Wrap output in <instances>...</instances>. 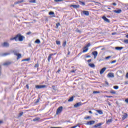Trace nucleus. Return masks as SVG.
I'll return each mask as SVG.
<instances>
[{
	"instance_id": "1",
	"label": "nucleus",
	"mask_w": 128,
	"mask_h": 128,
	"mask_svg": "<svg viewBox=\"0 0 128 128\" xmlns=\"http://www.w3.org/2000/svg\"><path fill=\"white\" fill-rule=\"evenodd\" d=\"M16 38L18 39L19 42H22L24 40L25 37L24 36H22L21 34H18L16 35Z\"/></svg>"
},
{
	"instance_id": "2",
	"label": "nucleus",
	"mask_w": 128,
	"mask_h": 128,
	"mask_svg": "<svg viewBox=\"0 0 128 128\" xmlns=\"http://www.w3.org/2000/svg\"><path fill=\"white\" fill-rule=\"evenodd\" d=\"M63 108L64 107H62V106H60L58 108L56 112V114H62V112Z\"/></svg>"
},
{
	"instance_id": "3",
	"label": "nucleus",
	"mask_w": 128,
	"mask_h": 128,
	"mask_svg": "<svg viewBox=\"0 0 128 128\" xmlns=\"http://www.w3.org/2000/svg\"><path fill=\"white\" fill-rule=\"evenodd\" d=\"M46 88V85H36V88L37 90H40V88Z\"/></svg>"
},
{
	"instance_id": "4",
	"label": "nucleus",
	"mask_w": 128,
	"mask_h": 128,
	"mask_svg": "<svg viewBox=\"0 0 128 128\" xmlns=\"http://www.w3.org/2000/svg\"><path fill=\"white\" fill-rule=\"evenodd\" d=\"M95 122H96V121H94V120L88 121L86 124V126H92V124H95Z\"/></svg>"
},
{
	"instance_id": "5",
	"label": "nucleus",
	"mask_w": 128,
	"mask_h": 128,
	"mask_svg": "<svg viewBox=\"0 0 128 128\" xmlns=\"http://www.w3.org/2000/svg\"><path fill=\"white\" fill-rule=\"evenodd\" d=\"M56 53L51 54H49V56H48V62H50L52 56H56Z\"/></svg>"
},
{
	"instance_id": "6",
	"label": "nucleus",
	"mask_w": 128,
	"mask_h": 128,
	"mask_svg": "<svg viewBox=\"0 0 128 128\" xmlns=\"http://www.w3.org/2000/svg\"><path fill=\"white\" fill-rule=\"evenodd\" d=\"M102 20H104V22H108V24H110V20H108V18H106V16H103L102 17Z\"/></svg>"
},
{
	"instance_id": "7",
	"label": "nucleus",
	"mask_w": 128,
	"mask_h": 128,
	"mask_svg": "<svg viewBox=\"0 0 128 128\" xmlns=\"http://www.w3.org/2000/svg\"><path fill=\"white\" fill-rule=\"evenodd\" d=\"M48 14L49 16H52L51 18H56V15L54 14V12H52V11L50 12H48Z\"/></svg>"
},
{
	"instance_id": "8",
	"label": "nucleus",
	"mask_w": 128,
	"mask_h": 128,
	"mask_svg": "<svg viewBox=\"0 0 128 128\" xmlns=\"http://www.w3.org/2000/svg\"><path fill=\"white\" fill-rule=\"evenodd\" d=\"M12 62L8 61L4 63L3 66H10V64H12Z\"/></svg>"
},
{
	"instance_id": "9",
	"label": "nucleus",
	"mask_w": 128,
	"mask_h": 128,
	"mask_svg": "<svg viewBox=\"0 0 128 128\" xmlns=\"http://www.w3.org/2000/svg\"><path fill=\"white\" fill-rule=\"evenodd\" d=\"M83 14H84V16H90V12L86 10H84L82 12Z\"/></svg>"
},
{
	"instance_id": "10",
	"label": "nucleus",
	"mask_w": 128,
	"mask_h": 128,
	"mask_svg": "<svg viewBox=\"0 0 128 128\" xmlns=\"http://www.w3.org/2000/svg\"><path fill=\"white\" fill-rule=\"evenodd\" d=\"M82 104V102H78L74 105V108H78V106H80Z\"/></svg>"
},
{
	"instance_id": "11",
	"label": "nucleus",
	"mask_w": 128,
	"mask_h": 128,
	"mask_svg": "<svg viewBox=\"0 0 128 128\" xmlns=\"http://www.w3.org/2000/svg\"><path fill=\"white\" fill-rule=\"evenodd\" d=\"M106 68L104 67L100 70V74H102L106 72Z\"/></svg>"
},
{
	"instance_id": "12",
	"label": "nucleus",
	"mask_w": 128,
	"mask_h": 128,
	"mask_svg": "<svg viewBox=\"0 0 128 128\" xmlns=\"http://www.w3.org/2000/svg\"><path fill=\"white\" fill-rule=\"evenodd\" d=\"M2 46H4V48H8V46H10V44L6 42H4L2 44Z\"/></svg>"
},
{
	"instance_id": "13",
	"label": "nucleus",
	"mask_w": 128,
	"mask_h": 128,
	"mask_svg": "<svg viewBox=\"0 0 128 128\" xmlns=\"http://www.w3.org/2000/svg\"><path fill=\"white\" fill-rule=\"evenodd\" d=\"M108 78H114V73L110 72L108 74Z\"/></svg>"
},
{
	"instance_id": "14",
	"label": "nucleus",
	"mask_w": 128,
	"mask_h": 128,
	"mask_svg": "<svg viewBox=\"0 0 128 128\" xmlns=\"http://www.w3.org/2000/svg\"><path fill=\"white\" fill-rule=\"evenodd\" d=\"M102 124H103L102 123H98V124H96V125L94 126L93 128H98V126H102Z\"/></svg>"
},
{
	"instance_id": "15",
	"label": "nucleus",
	"mask_w": 128,
	"mask_h": 128,
	"mask_svg": "<svg viewBox=\"0 0 128 128\" xmlns=\"http://www.w3.org/2000/svg\"><path fill=\"white\" fill-rule=\"evenodd\" d=\"M128 116V114L126 113H124V114L122 115V120H126V118Z\"/></svg>"
},
{
	"instance_id": "16",
	"label": "nucleus",
	"mask_w": 128,
	"mask_h": 128,
	"mask_svg": "<svg viewBox=\"0 0 128 128\" xmlns=\"http://www.w3.org/2000/svg\"><path fill=\"white\" fill-rule=\"evenodd\" d=\"M92 54L94 56V58H96L98 56V51H94L92 52Z\"/></svg>"
},
{
	"instance_id": "17",
	"label": "nucleus",
	"mask_w": 128,
	"mask_h": 128,
	"mask_svg": "<svg viewBox=\"0 0 128 128\" xmlns=\"http://www.w3.org/2000/svg\"><path fill=\"white\" fill-rule=\"evenodd\" d=\"M70 6H72L74 8H80V5L78 4H72Z\"/></svg>"
},
{
	"instance_id": "18",
	"label": "nucleus",
	"mask_w": 128,
	"mask_h": 128,
	"mask_svg": "<svg viewBox=\"0 0 128 128\" xmlns=\"http://www.w3.org/2000/svg\"><path fill=\"white\" fill-rule=\"evenodd\" d=\"M10 53L6 52V53L2 54L0 56H10Z\"/></svg>"
},
{
	"instance_id": "19",
	"label": "nucleus",
	"mask_w": 128,
	"mask_h": 128,
	"mask_svg": "<svg viewBox=\"0 0 128 128\" xmlns=\"http://www.w3.org/2000/svg\"><path fill=\"white\" fill-rule=\"evenodd\" d=\"M114 12H116V14H120L122 12V10L119 9L118 10H114Z\"/></svg>"
},
{
	"instance_id": "20",
	"label": "nucleus",
	"mask_w": 128,
	"mask_h": 128,
	"mask_svg": "<svg viewBox=\"0 0 128 128\" xmlns=\"http://www.w3.org/2000/svg\"><path fill=\"white\" fill-rule=\"evenodd\" d=\"M16 60H20V58H22V54H16Z\"/></svg>"
},
{
	"instance_id": "21",
	"label": "nucleus",
	"mask_w": 128,
	"mask_h": 128,
	"mask_svg": "<svg viewBox=\"0 0 128 128\" xmlns=\"http://www.w3.org/2000/svg\"><path fill=\"white\" fill-rule=\"evenodd\" d=\"M116 50H122L124 48V47L122 46H117V47H116Z\"/></svg>"
},
{
	"instance_id": "22",
	"label": "nucleus",
	"mask_w": 128,
	"mask_h": 128,
	"mask_svg": "<svg viewBox=\"0 0 128 128\" xmlns=\"http://www.w3.org/2000/svg\"><path fill=\"white\" fill-rule=\"evenodd\" d=\"M40 118H36L32 120L33 122H40Z\"/></svg>"
},
{
	"instance_id": "23",
	"label": "nucleus",
	"mask_w": 128,
	"mask_h": 128,
	"mask_svg": "<svg viewBox=\"0 0 128 128\" xmlns=\"http://www.w3.org/2000/svg\"><path fill=\"white\" fill-rule=\"evenodd\" d=\"M30 58H28L22 60V62H30Z\"/></svg>"
},
{
	"instance_id": "24",
	"label": "nucleus",
	"mask_w": 128,
	"mask_h": 128,
	"mask_svg": "<svg viewBox=\"0 0 128 128\" xmlns=\"http://www.w3.org/2000/svg\"><path fill=\"white\" fill-rule=\"evenodd\" d=\"M112 122V119H109L108 120H106V123L108 124H110Z\"/></svg>"
},
{
	"instance_id": "25",
	"label": "nucleus",
	"mask_w": 128,
	"mask_h": 128,
	"mask_svg": "<svg viewBox=\"0 0 128 128\" xmlns=\"http://www.w3.org/2000/svg\"><path fill=\"white\" fill-rule=\"evenodd\" d=\"M96 112H98L99 114H104V112H102V110H96Z\"/></svg>"
},
{
	"instance_id": "26",
	"label": "nucleus",
	"mask_w": 128,
	"mask_h": 128,
	"mask_svg": "<svg viewBox=\"0 0 128 128\" xmlns=\"http://www.w3.org/2000/svg\"><path fill=\"white\" fill-rule=\"evenodd\" d=\"M10 52L12 53V54H14V56H16V50H12L10 51Z\"/></svg>"
},
{
	"instance_id": "27",
	"label": "nucleus",
	"mask_w": 128,
	"mask_h": 128,
	"mask_svg": "<svg viewBox=\"0 0 128 128\" xmlns=\"http://www.w3.org/2000/svg\"><path fill=\"white\" fill-rule=\"evenodd\" d=\"M35 44H40V40L39 39H37L36 40H35L34 42Z\"/></svg>"
},
{
	"instance_id": "28",
	"label": "nucleus",
	"mask_w": 128,
	"mask_h": 128,
	"mask_svg": "<svg viewBox=\"0 0 128 128\" xmlns=\"http://www.w3.org/2000/svg\"><path fill=\"white\" fill-rule=\"evenodd\" d=\"M84 50H82V52H88V48H84Z\"/></svg>"
},
{
	"instance_id": "29",
	"label": "nucleus",
	"mask_w": 128,
	"mask_h": 128,
	"mask_svg": "<svg viewBox=\"0 0 128 128\" xmlns=\"http://www.w3.org/2000/svg\"><path fill=\"white\" fill-rule=\"evenodd\" d=\"M88 66H90V68H94L95 66L94 64H89Z\"/></svg>"
},
{
	"instance_id": "30",
	"label": "nucleus",
	"mask_w": 128,
	"mask_h": 128,
	"mask_svg": "<svg viewBox=\"0 0 128 128\" xmlns=\"http://www.w3.org/2000/svg\"><path fill=\"white\" fill-rule=\"evenodd\" d=\"M22 114H24V112H20L18 116V118H20V116H22Z\"/></svg>"
},
{
	"instance_id": "31",
	"label": "nucleus",
	"mask_w": 128,
	"mask_h": 128,
	"mask_svg": "<svg viewBox=\"0 0 128 128\" xmlns=\"http://www.w3.org/2000/svg\"><path fill=\"white\" fill-rule=\"evenodd\" d=\"M74 100V96H72L68 100V102H72Z\"/></svg>"
},
{
	"instance_id": "32",
	"label": "nucleus",
	"mask_w": 128,
	"mask_h": 128,
	"mask_svg": "<svg viewBox=\"0 0 128 128\" xmlns=\"http://www.w3.org/2000/svg\"><path fill=\"white\" fill-rule=\"evenodd\" d=\"M110 94H116V91L112 90L111 91H110Z\"/></svg>"
},
{
	"instance_id": "33",
	"label": "nucleus",
	"mask_w": 128,
	"mask_h": 128,
	"mask_svg": "<svg viewBox=\"0 0 128 128\" xmlns=\"http://www.w3.org/2000/svg\"><path fill=\"white\" fill-rule=\"evenodd\" d=\"M105 86H110V84H108V82L106 80L105 81Z\"/></svg>"
},
{
	"instance_id": "34",
	"label": "nucleus",
	"mask_w": 128,
	"mask_h": 128,
	"mask_svg": "<svg viewBox=\"0 0 128 128\" xmlns=\"http://www.w3.org/2000/svg\"><path fill=\"white\" fill-rule=\"evenodd\" d=\"M24 2V0H18L16 2V4H22V2Z\"/></svg>"
},
{
	"instance_id": "35",
	"label": "nucleus",
	"mask_w": 128,
	"mask_h": 128,
	"mask_svg": "<svg viewBox=\"0 0 128 128\" xmlns=\"http://www.w3.org/2000/svg\"><path fill=\"white\" fill-rule=\"evenodd\" d=\"M60 26V22H58L56 24V28H58V26Z\"/></svg>"
},
{
	"instance_id": "36",
	"label": "nucleus",
	"mask_w": 128,
	"mask_h": 128,
	"mask_svg": "<svg viewBox=\"0 0 128 128\" xmlns=\"http://www.w3.org/2000/svg\"><path fill=\"white\" fill-rule=\"evenodd\" d=\"M90 118H92V117L90 116H88L87 117L84 118V120H90Z\"/></svg>"
},
{
	"instance_id": "37",
	"label": "nucleus",
	"mask_w": 128,
	"mask_h": 128,
	"mask_svg": "<svg viewBox=\"0 0 128 128\" xmlns=\"http://www.w3.org/2000/svg\"><path fill=\"white\" fill-rule=\"evenodd\" d=\"M56 44L58 46H60V40H56Z\"/></svg>"
},
{
	"instance_id": "38",
	"label": "nucleus",
	"mask_w": 128,
	"mask_h": 128,
	"mask_svg": "<svg viewBox=\"0 0 128 128\" xmlns=\"http://www.w3.org/2000/svg\"><path fill=\"white\" fill-rule=\"evenodd\" d=\"M88 46H90V43H88L86 46H84V48H88Z\"/></svg>"
},
{
	"instance_id": "39",
	"label": "nucleus",
	"mask_w": 128,
	"mask_h": 128,
	"mask_svg": "<svg viewBox=\"0 0 128 128\" xmlns=\"http://www.w3.org/2000/svg\"><path fill=\"white\" fill-rule=\"evenodd\" d=\"M66 46V41H64L62 44V46H64V48Z\"/></svg>"
},
{
	"instance_id": "40",
	"label": "nucleus",
	"mask_w": 128,
	"mask_h": 128,
	"mask_svg": "<svg viewBox=\"0 0 128 128\" xmlns=\"http://www.w3.org/2000/svg\"><path fill=\"white\" fill-rule=\"evenodd\" d=\"M80 4H82V6H86V3L84 2L79 1Z\"/></svg>"
},
{
	"instance_id": "41",
	"label": "nucleus",
	"mask_w": 128,
	"mask_h": 128,
	"mask_svg": "<svg viewBox=\"0 0 128 128\" xmlns=\"http://www.w3.org/2000/svg\"><path fill=\"white\" fill-rule=\"evenodd\" d=\"M40 66L38 63V62L37 64H35L34 68H38V66Z\"/></svg>"
},
{
	"instance_id": "42",
	"label": "nucleus",
	"mask_w": 128,
	"mask_h": 128,
	"mask_svg": "<svg viewBox=\"0 0 128 128\" xmlns=\"http://www.w3.org/2000/svg\"><path fill=\"white\" fill-rule=\"evenodd\" d=\"M113 88H114V90H118V86H113Z\"/></svg>"
},
{
	"instance_id": "43",
	"label": "nucleus",
	"mask_w": 128,
	"mask_h": 128,
	"mask_svg": "<svg viewBox=\"0 0 128 128\" xmlns=\"http://www.w3.org/2000/svg\"><path fill=\"white\" fill-rule=\"evenodd\" d=\"M76 32H78L79 34H82V30H80L78 29H76Z\"/></svg>"
},
{
	"instance_id": "44",
	"label": "nucleus",
	"mask_w": 128,
	"mask_h": 128,
	"mask_svg": "<svg viewBox=\"0 0 128 128\" xmlns=\"http://www.w3.org/2000/svg\"><path fill=\"white\" fill-rule=\"evenodd\" d=\"M10 40H16V36L14 38H11Z\"/></svg>"
},
{
	"instance_id": "45",
	"label": "nucleus",
	"mask_w": 128,
	"mask_h": 128,
	"mask_svg": "<svg viewBox=\"0 0 128 128\" xmlns=\"http://www.w3.org/2000/svg\"><path fill=\"white\" fill-rule=\"evenodd\" d=\"M36 0H30V2H31L32 4H36Z\"/></svg>"
},
{
	"instance_id": "46",
	"label": "nucleus",
	"mask_w": 128,
	"mask_h": 128,
	"mask_svg": "<svg viewBox=\"0 0 128 128\" xmlns=\"http://www.w3.org/2000/svg\"><path fill=\"white\" fill-rule=\"evenodd\" d=\"M100 91H94L93 94H100Z\"/></svg>"
},
{
	"instance_id": "47",
	"label": "nucleus",
	"mask_w": 128,
	"mask_h": 128,
	"mask_svg": "<svg viewBox=\"0 0 128 128\" xmlns=\"http://www.w3.org/2000/svg\"><path fill=\"white\" fill-rule=\"evenodd\" d=\"M124 44H128V40H124Z\"/></svg>"
},
{
	"instance_id": "48",
	"label": "nucleus",
	"mask_w": 128,
	"mask_h": 128,
	"mask_svg": "<svg viewBox=\"0 0 128 128\" xmlns=\"http://www.w3.org/2000/svg\"><path fill=\"white\" fill-rule=\"evenodd\" d=\"M60 68H59L58 70V71L56 72V74H60Z\"/></svg>"
},
{
	"instance_id": "49",
	"label": "nucleus",
	"mask_w": 128,
	"mask_h": 128,
	"mask_svg": "<svg viewBox=\"0 0 128 128\" xmlns=\"http://www.w3.org/2000/svg\"><path fill=\"white\" fill-rule=\"evenodd\" d=\"M38 102H40V98L37 99V100L36 102V104H38Z\"/></svg>"
},
{
	"instance_id": "50",
	"label": "nucleus",
	"mask_w": 128,
	"mask_h": 128,
	"mask_svg": "<svg viewBox=\"0 0 128 128\" xmlns=\"http://www.w3.org/2000/svg\"><path fill=\"white\" fill-rule=\"evenodd\" d=\"M114 62H116V60H114L111 62V64H114Z\"/></svg>"
},
{
	"instance_id": "51",
	"label": "nucleus",
	"mask_w": 128,
	"mask_h": 128,
	"mask_svg": "<svg viewBox=\"0 0 128 128\" xmlns=\"http://www.w3.org/2000/svg\"><path fill=\"white\" fill-rule=\"evenodd\" d=\"M108 58H110V56L106 57V60H108Z\"/></svg>"
},
{
	"instance_id": "52",
	"label": "nucleus",
	"mask_w": 128,
	"mask_h": 128,
	"mask_svg": "<svg viewBox=\"0 0 128 128\" xmlns=\"http://www.w3.org/2000/svg\"><path fill=\"white\" fill-rule=\"evenodd\" d=\"M26 88L28 90L30 88V86H28V84H26Z\"/></svg>"
},
{
	"instance_id": "53",
	"label": "nucleus",
	"mask_w": 128,
	"mask_h": 128,
	"mask_svg": "<svg viewBox=\"0 0 128 128\" xmlns=\"http://www.w3.org/2000/svg\"><path fill=\"white\" fill-rule=\"evenodd\" d=\"M30 34H32V32H28L26 33V34H28V35Z\"/></svg>"
},
{
	"instance_id": "54",
	"label": "nucleus",
	"mask_w": 128,
	"mask_h": 128,
	"mask_svg": "<svg viewBox=\"0 0 128 128\" xmlns=\"http://www.w3.org/2000/svg\"><path fill=\"white\" fill-rule=\"evenodd\" d=\"M54 2H62V0H54Z\"/></svg>"
},
{
	"instance_id": "55",
	"label": "nucleus",
	"mask_w": 128,
	"mask_h": 128,
	"mask_svg": "<svg viewBox=\"0 0 128 128\" xmlns=\"http://www.w3.org/2000/svg\"><path fill=\"white\" fill-rule=\"evenodd\" d=\"M14 4H16V2H15L14 4L11 5V6H12L14 8Z\"/></svg>"
},
{
	"instance_id": "56",
	"label": "nucleus",
	"mask_w": 128,
	"mask_h": 128,
	"mask_svg": "<svg viewBox=\"0 0 128 128\" xmlns=\"http://www.w3.org/2000/svg\"><path fill=\"white\" fill-rule=\"evenodd\" d=\"M106 98H112V96H106Z\"/></svg>"
},
{
	"instance_id": "57",
	"label": "nucleus",
	"mask_w": 128,
	"mask_h": 128,
	"mask_svg": "<svg viewBox=\"0 0 128 128\" xmlns=\"http://www.w3.org/2000/svg\"><path fill=\"white\" fill-rule=\"evenodd\" d=\"M92 62V59L88 60V62Z\"/></svg>"
},
{
	"instance_id": "58",
	"label": "nucleus",
	"mask_w": 128,
	"mask_h": 128,
	"mask_svg": "<svg viewBox=\"0 0 128 128\" xmlns=\"http://www.w3.org/2000/svg\"><path fill=\"white\" fill-rule=\"evenodd\" d=\"M50 128H62L61 127H51Z\"/></svg>"
},
{
	"instance_id": "59",
	"label": "nucleus",
	"mask_w": 128,
	"mask_h": 128,
	"mask_svg": "<svg viewBox=\"0 0 128 128\" xmlns=\"http://www.w3.org/2000/svg\"><path fill=\"white\" fill-rule=\"evenodd\" d=\"M112 5L113 6H116V3L114 2V3H112Z\"/></svg>"
},
{
	"instance_id": "60",
	"label": "nucleus",
	"mask_w": 128,
	"mask_h": 128,
	"mask_svg": "<svg viewBox=\"0 0 128 128\" xmlns=\"http://www.w3.org/2000/svg\"><path fill=\"white\" fill-rule=\"evenodd\" d=\"M90 57H91L90 55H88L86 56V58H90Z\"/></svg>"
},
{
	"instance_id": "61",
	"label": "nucleus",
	"mask_w": 128,
	"mask_h": 128,
	"mask_svg": "<svg viewBox=\"0 0 128 128\" xmlns=\"http://www.w3.org/2000/svg\"><path fill=\"white\" fill-rule=\"evenodd\" d=\"M70 52L68 51V55L70 56Z\"/></svg>"
},
{
	"instance_id": "62",
	"label": "nucleus",
	"mask_w": 128,
	"mask_h": 128,
	"mask_svg": "<svg viewBox=\"0 0 128 128\" xmlns=\"http://www.w3.org/2000/svg\"><path fill=\"white\" fill-rule=\"evenodd\" d=\"M125 102H126L127 104H128V98H126V100H125Z\"/></svg>"
},
{
	"instance_id": "63",
	"label": "nucleus",
	"mask_w": 128,
	"mask_h": 128,
	"mask_svg": "<svg viewBox=\"0 0 128 128\" xmlns=\"http://www.w3.org/2000/svg\"><path fill=\"white\" fill-rule=\"evenodd\" d=\"M126 78H128V72L126 74Z\"/></svg>"
},
{
	"instance_id": "64",
	"label": "nucleus",
	"mask_w": 128,
	"mask_h": 128,
	"mask_svg": "<svg viewBox=\"0 0 128 128\" xmlns=\"http://www.w3.org/2000/svg\"><path fill=\"white\" fill-rule=\"evenodd\" d=\"M89 114H92V112L91 110H90L88 112Z\"/></svg>"
}]
</instances>
